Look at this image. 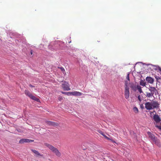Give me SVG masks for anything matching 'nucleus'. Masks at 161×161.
Returning a JSON list of instances; mask_svg holds the SVG:
<instances>
[{"label": "nucleus", "mask_w": 161, "mask_h": 161, "mask_svg": "<svg viewBox=\"0 0 161 161\" xmlns=\"http://www.w3.org/2000/svg\"><path fill=\"white\" fill-rule=\"evenodd\" d=\"M160 103L156 100H152L150 102H146L145 103V108L147 110L156 108H158L160 107Z\"/></svg>", "instance_id": "nucleus-1"}, {"label": "nucleus", "mask_w": 161, "mask_h": 161, "mask_svg": "<svg viewBox=\"0 0 161 161\" xmlns=\"http://www.w3.org/2000/svg\"><path fill=\"white\" fill-rule=\"evenodd\" d=\"M148 90L150 92H146V97L147 98H150L152 97H154V96L157 97L158 94V91L155 87L150 86L148 88Z\"/></svg>", "instance_id": "nucleus-2"}, {"label": "nucleus", "mask_w": 161, "mask_h": 161, "mask_svg": "<svg viewBox=\"0 0 161 161\" xmlns=\"http://www.w3.org/2000/svg\"><path fill=\"white\" fill-rule=\"evenodd\" d=\"M45 145L53 153L58 157H60L61 155L60 152L58 151V149L55 147L47 143H45Z\"/></svg>", "instance_id": "nucleus-3"}, {"label": "nucleus", "mask_w": 161, "mask_h": 161, "mask_svg": "<svg viewBox=\"0 0 161 161\" xmlns=\"http://www.w3.org/2000/svg\"><path fill=\"white\" fill-rule=\"evenodd\" d=\"M129 88L126 85V86L125 87V96L126 99H127L129 97Z\"/></svg>", "instance_id": "nucleus-4"}, {"label": "nucleus", "mask_w": 161, "mask_h": 161, "mask_svg": "<svg viewBox=\"0 0 161 161\" xmlns=\"http://www.w3.org/2000/svg\"><path fill=\"white\" fill-rule=\"evenodd\" d=\"M153 119L156 123H159L161 121L159 116L158 114H154L153 116Z\"/></svg>", "instance_id": "nucleus-5"}, {"label": "nucleus", "mask_w": 161, "mask_h": 161, "mask_svg": "<svg viewBox=\"0 0 161 161\" xmlns=\"http://www.w3.org/2000/svg\"><path fill=\"white\" fill-rule=\"evenodd\" d=\"M34 140H30L26 139H22L20 140L19 143H23L25 142H34Z\"/></svg>", "instance_id": "nucleus-6"}, {"label": "nucleus", "mask_w": 161, "mask_h": 161, "mask_svg": "<svg viewBox=\"0 0 161 161\" xmlns=\"http://www.w3.org/2000/svg\"><path fill=\"white\" fill-rule=\"evenodd\" d=\"M62 87L65 91H69L70 89L68 83H63L62 85Z\"/></svg>", "instance_id": "nucleus-7"}, {"label": "nucleus", "mask_w": 161, "mask_h": 161, "mask_svg": "<svg viewBox=\"0 0 161 161\" xmlns=\"http://www.w3.org/2000/svg\"><path fill=\"white\" fill-rule=\"evenodd\" d=\"M147 133L149 137L153 141L156 138V137H155L154 135L151 133L150 132H147Z\"/></svg>", "instance_id": "nucleus-8"}, {"label": "nucleus", "mask_w": 161, "mask_h": 161, "mask_svg": "<svg viewBox=\"0 0 161 161\" xmlns=\"http://www.w3.org/2000/svg\"><path fill=\"white\" fill-rule=\"evenodd\" d=\"M71 95L74 96H81L82 93L81 92L75 91L74 92H71Z\"/></svg>", "instance_id": "nucleus-9"}, {"label": "nucleus", "mask_w": 161, "mask_h": 161, "mask_svg": "<svg viewBox=\"0 0 161 161\" xmlns=\"http://www.w3.org/2000/svg\"><path fill=\"white\" fill-rule=\"evenodd\" d=\"M32 152L35 153V155L36 156H41L42 157L43 156L40 153L37 151L36 150H34V149H31V150Z\"/></svg>", "instance_id": "nucleus-10"}, {"label": "nucleus", "mask_w": 161, "mask_h": 161, "mask_svg": "<svg viewBox=\"0 0 161 161\" xmlns=\"http://www.w3.org/2000/svg\"><path fill=\"white\" fill-rule=\"evenodd\" d=\"M146 80L148 82L152 84L153 83L154 80L150 77H147L146 78Z\"/></svg>", "instance_id": "nucleus-11"}, {"label": "nucleus", "mask_w": 161, "mask_h": 161, "mask_svg": "<svg viewBox=\"0 0 161 161\" xmlns=\"http://www.w3.org/2000/svg\"><path fill=\"white\" fill-rule=\"evenodd\" d=\"M98 132L99 133L105 137V138L106 139L108 140L111 141L112 142L113 141L112 139H110V138L107 137L105 134H104L103 132L102 131L99 130L98 131Z\"/></svg>", "instance_id": "nucleus-12"}, {"label": "nucleus", "mask_w": 161, "mask_h": 161, "mask_svg": "<svg viewBox=\"0 0 161 161\" xmlns=\"http://www.w3.org/2000/svg\"><path fill=\"white\" fill-rule=\"evenodd\" d=\"M153 141L155 142V144L158 147H160L161 146L160 141L158 139H157V138H156Z\"/></svg>", "instance_id": "nucleus-13"}, {"label": "nucleus", "mask_w": 161, "mask_h": 161, "mask_svg": "<svg viewBox=\"0 0 161 161\" xmlns=\"http://www.w3.org/2000/svg\"><path fill=\"white\" fill-rule=\"evenodd\" d=\"M25 93L26 95L30 97L31 96L32 94L28 90H25Z\"/></svg>", "instance_id": "nucleus-14"}, {"label": "nucleus", "mask_w": 161, "mask_h": 161, "mask_svg": "<svg viewBox=\"0 0 161 161\" xmlns=\"http://www.w3.org/2000/svg\"><path fill=\"white\" fill-rule=\"evenodd\" d=\"M46 122L48 125H56L55 123L51 121H46Z\"/></svg>", "instance_id": "nucleus-15"}, {"label": "nucleus", "mask_w": 161, "mask_h": 161, "mask_svg": "<svg viewBox=\"0 0 161 161\" xmlns=\"http://www.w3.org/2000/svg\"><path fill=\"white\" fill-rule=\"evenodd\" d=\"M31 99L32 100H34L36 101L37 102H39V99L37 98L35 96H33L32 95H31V97H30Z\"/></svg>", "instance_id": "nucleus-16"}, {"label": "nucleus", "mask_w": 161, "mask_h": 161, "mask_svg": "<svg viewBox=\"0 0 161 161\" xmlns=\"http://www.w3.org/2000/svg\"><path fill=\"white\" fill-rule=\"evenodd\" d=\"M140 85L143 86H145L146 85V83L144 80H141L140 82Z\"/></svg>", "instance_id": "nucleus-17"}, {"label": "nucleus", "mask_w": 161, "mask_h": 161, "mask_svg": "<svg viewBox=\"0 0 161 161\" xmlns=\"http://www.w3.org/2000/svg\"><path fill=\"white\" fill-rule=\"evenodd\" d=\"M133 111H134V112L136 113V114H137V113H138V109L136 107H134L133 108Z\"/></svg>", "instance_id": "nucleus-18"}, {"label": "nucleus", "mask_w": 161, "mask_h": 161, "mask_svg": "<svg viewBox=\"0 0 161 161\" xmlns=\"http://www.w3.org/2000/svg\"><path fill=\"white\" fill-rule=\"evenodd\" d=\"M137 89L139 91V92L140 93H141L142 92V91L141 88V87L139 85H138L137 86Z\"/></svg>", "instance_id": "nucleus-19"}, {"label": "nucleus", "mask_w": 161, "mask_h": 161, "mask_svg": "<svg viewBox=\"0 0 161 161\" xmlns=\"http://www.w3.org/2000/svg\"><path fill=\"white\" fill-rule=\"evenodd\" d=\"M61 93L62 94H64L66 95H67L68 96H70V95H71V92H63L61 91Z\"/></svg>", "instance_id": "nucleus-20"}, {"label": "nucleus", "mask_w": 161, "mask_h": 161, "mask_svg": "<svg viewBox=\"0 0 161 161\" xmlns=\"http://www.w3.org/2000/svg\"><path fill=\"white\" fill-rule=\"evenodd\" d=\"M126 79H127L129 81H130V78H129V74L128 73L127 76H126Z\"/></svg>", "instance_id": "nucleus-21"}, {"label": "nucleus", "mask_w": 161, "mask_h": 161, "mask_svg": "<svg viewBox=\"0 0 161 161\" xmlns=\"http://www.w3.org/2000/svg\"><path fill=\"white\" fill-rule=\"evenodd\" d=\"M138 100L140 102H141L142 101L141 97L140 95H138Z\"/></svg>", "instance_id": "nucleus-22"}, {"label": "nucleus", "mask_w": 161, "mask_h": 161, "mask_svg": "<svg viewBox=\"0 0 161 161\" xmlns=\"http://www.w3.org/2000/svg\"><path fill=\"white\" fill-rule=\"evenodd\" d=\"M60 68V69H61V71H63V72H64V71L65 72V69H64L63 68V67H60V68Z\"/></svg>", "instance_id": "nucleus-23"}, {"label": "nucleus", "mask_w": 161, "mask_h": 161, "mask_svg": "<svg viewBox=\"0 0 161 161\" xmlns=\"http://www.w3.org/2000/svg\"><path fill=\"white\" fill-rule=\"evenodd\" d=\"M156 127L158 128V129H159L160 130H161V126H158V125H156Z\"/></svg>", "instance_id": "nucleus-24"}, {"label": "nucleus", "mask_w": 161, "mask_h": 161, "mask_svg": "<svg viewBox=\"0 0 161 161\" xmlns=\"http://www.w3.org/2000/svg\"><path fill=\"white\" fill-rule=\"evenodd\" d=\"M63 99V98L62 97H58V100L60 101H61Z\"/></svg>", "instance_id": "nucleus-25"}, {"label": "nucleus", "mask_w": 161, "mask_h": 161, "mask_svg": "<svg viewBox=\"0 0 161 161\" xmlns=\"http://www.w3.org/2000/svg\"><path fill=\"white\" fill-rule=\"evenodd\" d=\"M29 86L31 87H34V86H32V85H31V84H30L29 85Z\"/></svg>", "instance_id": "nucleus-26"}, {"label": "nucleus", "mask_w": 161, "mask_h": 161, "mask_svg": "<svg viewBox=\"0 0 161 161\" xmlns=\"http://www.w3.org/2000/svg\"><path fill=\"white\" fill-rule=\"evenodd\" d=\"M127 84H128V83H127V82H126V81H125V87L126 86V85L127 86H127Z\"/></svg>", "instance_id": "nucleus-27"}, {"label": "nucleus", "mask_w": 161, "mask_h": 161, "mask_svg": "<svg viewBox=\"0 0 161 161\" xmlns=\"http://www.w3.org/2000/svg\"><path fill=\"white\" fill-rule=\"evenodd\" d=\"M30 53H31V54H33V52L32 51H31L30 52Z\"/></svg>", "instance_id": "nucleus-28"}, {"label": "nucleus", "mask_w": 161, "mask_h": 161, "mask_svg": "<svg viewBox=\"0 0 161 161\" xmlns=\"http://www.w3.org/2000/svg\"><path fill=\"white\" fill-rule=\"evenodd\" d=\"M159 70H160V71H161V69H159Z\"/></svg>", "instance_id": "nucleus-29"}]
</instances>
